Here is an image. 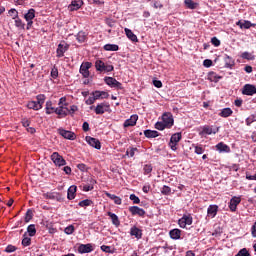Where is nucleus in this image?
I'll return each mask as SVG.
<instances>
[{"label": "nucleus", "instance_id": "nucleus-63", "mask_svg": "<svg viewBox=\"0 0 256 256\" xmlns=\"http://www.w3.org/2000/svg\"><path fill=\"white\" fill-rule=\"evenodd\" d=\"M105 23H106V25H108V27H115V20H113V19L107 18L105 20Z\"/></svg>", "mask_w": 256, "mask_h": 256}, {"label": "nucleus", "instance_id": "nucleus-12", "mask_svg": "<svg viewBox=\"0 0 256 256\" xmlns=\"http://www.w3.org/2000/svg\"><path fill=\"white\" fill-rule=\"evenodd\" d=\"M44 199H51L52 201H58L61 203L63 201V195L59 192H47L43 194Z\"/></svg>", "mask_w": 256, "mask_h": 256}, {"label": "nucleus", "instance_id": "nucleus-42", "mask_svg": "<svg viewBox=\"0 0 256 256\" xmlns=\"http://www.w3.org/2000/svg\"><path fill=\"white\" fill-rule=\"evenodd\" d=\"M79 207H91L93 205V201L89 199L82 200L78 203Z\"/></svg>", "mask_w": 256, "mask_h": 256}, {"label": "nucleus", "instance_id": "nucleus-47", "mask_svg": "<svg viewBox=\"0 0 256 256\" xmlns=\"http://www.w3.org/2000/svg\"><path fill=\"white\" fill-rule=\"evenodd\" d=\"M52 79H57L59 77V69H57V66H54L50 73Z\"/></svg>", "mask_w": 256, "mask_h": 256}, {"label": "nucleus", "instance_id": "nucleus-15", "mask_svg": "<svg viewBox=\"0 0 256 256\" xmlns=\"http://www.w3.org/2000/svg\"><path fill=\"white\" fill-rule=\"evenodd\" d=\"M241 203V197L234 196L231 198L229 202V209L232 211V213H235L237 211V205Z\"/></svg>", "mask_w": 256, "mask_h": 256}, {"label": "nucleus", "instance_id": "nucleus-44", "mask_svg": "<svg viewBox=\"0 0 256 256\" xmlns=\"http://www.w3.org/2000/svg\"><path fill=\"white\" fill-rule=\"evenodd\" d=\"M37 99V103L38 105H41V107H43V103H45V99H47V97L45 96V94H39L36 96Z\"/></svg>", "mask_w": 256, "mask_h": 256}, {"label": "nucleus", "instance_id": "nucleus-8", "mask_svg": "<svg viewBox=\"0 0 256 256\" xmlns=\"http://www.w3.org/2000/svg\"><path fill=\"white\" fill-rule=\"evenodd\" d=\"M104 81L112 89H123V84L113 77H105Z\"/></svg>", "mask_w": 256, "mask_h": 256}, {"label": "nucleus", "instance_id": "nucleus-62", "mask_svg": "<svg viewBox=\"0 0 256 256\" xmlns=\"http://www.w3.org/2000/svg\"><path fill=\"white\" fill-rule=\"evenodd\" d=\"M21 124L23 127H29V125H31V120H29L28 118H22L21 119Z\"/></svg>", "mask_w": 256, "mask_h": 256}, {"label": "nucleus", "instance_id": "nucleus-33", "mask_svg": "<svg viewBox=\"0 0 256 256\" xmlns=\"http://www.w3.org/2000/svg\"><path fill=\"white\" fill-rule=\"evenodd\" d=\"M28 109H33V111H39L40 109H43V106L39 105L37 101H30L27 104Z\"/></svg>", "mask_w": 256, "mask_h": 256}, {"label": "nucleus", "instance_id": "nucleus-28", "mask_svg": "<svg viewBox=\"0 0 256 256\" xmlns=\"http://www.w3.org/2000/svg\"><path fill=\"white\" fill-rule=\"evenodd\" d=\"M169 235L171 237V239H174V241H177L179 239H181V230L175 228L170 230Z\"/></svg>", "mask_w": 256, "mask_h": 256}, {"label": "nucleus", "instance_id": "nucleus-10", "mask_svg": "<svg viewBox=\"0 0 256 256\" xmlns=\"http://www.w3.org/2000/svg\"><path fill=\"white\" fill-rule=\"evenodd\" d=\"M178 225L181 229H185L187 225H193V217L191 214L184 215L181 219L178 220Z\"/></svg>", "mask_w": 256, "mask_h": 256}, {"label": "nucleus", "instance_id": "nucleus-14", "mask_svg": "<svg viewBox=\"0 0 256 256\" xmlns=\"http://www.w3.org/2000/svg\"><path fill=\"white\" fill-rule=\"evenodd\" d=\"M86 141L89 144L90 147H94V149H101V141L99 139L87 136Z\"/></svg>", "mask_w": 256, "mask_h": 256}, {"label": "nucleus", "instance_id": "nucleus-24", "mask_svg": "<svg viewBox=\"0 0 256 256\" xmlns=\"http://www.w3.org/2000/svg\"><path fill=\"white\" fill-rule=\"evenodd\" d=\"M92 95L95 96V99L98 100V99H109V93L106 92V91H99V90H96L92 93Z\"/></svg>", "mask_w": 256, "mask_h": 256}, {"label": "nucleus", "instance_id": "nucleus-60", "mask_svg": "<svg viewBox=\"0 0 256 256\" xmlns=\"http://www.w3.org/2000/svg\"><path fill=\"white\" fill-rule=\"evenodd\" d=\"M59 107L64 106L67 107L69 104L67 103V98L66 97H61L59 99V103H58Z\"/></svg>", "mask_w": 256, "mask_h": 256}, {"label": "nucleus", "instance_id": "nucleus-7", "mask_svg": "<svg viewBox=\"0 0 256 256\" xmlns=\"http://www.w3.org/2000/svg\"><path fill=\"white\" fill-rule=\"evenodd\" d=\"M182 137L183 136H182L181 132L175 133L171 136L170 142L168 145L172 151H175L177 149V145H178L179 141H181Z\"/></svg>", "mask_w": 256, "mask_h": 256}, {"label": "nucleus", "instance_id": "nucleus-37", "mask_svg": "<svg viewBox=\"0 0 256 256\" xmlns=\"http://www.w3.org/2000/svg\"><path fill=\"white\" fill-rule=\"evenodd\" d=\"M224 61L225 67H233V65H235V60H233V58L227 54L225 55Z\"/></svg>", "mask_w": 256, "mask_h": 256}, {"label": "nucleus", "instance_id": "nucleus-45", "mask_svg": "<svg viewBox=\"0 0 256 256\" xmlns=\"http://www.w3.org/2000/svg\"><path fill=\"white\" fill-rule=\"evenodd\" d=\"M194 153H196V155H203V153H205V148L201 145H197L194 147Z\"/></svg>", "mask_w": 256, "mask_h": 256}, {"label": "nucleus", "instance_id": "nucleus-32", "mask_svg": "<svg viewBox=\"0 0 256 256\" xmlns=\"http://www.w3.org/2000/svg\"><path fill=\"white\" fill-rule=\"evenodd\" d=\"M219 117H231V115H233V110L231 108H224L219 112Z\"/></svg>", "mask_w": 256, "mask_h": 256}, {"label": "nucleus", "instance_id": "nucleus-20", "mask_svg": "<svg viewBox=\"0 0 256 256\" xmlns=\"http://www.w3.org/2000/svg\"><path fill=\"white\" fill-rule=\"evenodd\" d=\"M131 237H135L136 239H141L143 237V230L137 228V226H133L130 229Z\"/></svg>", "mask_w": 256, "mask_h": 256}, {"label": "nucleus", "instance_id": "nucleus-51", "mask_svg": "<svg viewBox=\"0 0 256 256\" xmlns=\"http://www.w3.org/2000/svg\"><path fill=\"white\" fill-rule=\"evenodd\" d=\"M143 171H144V175H149V173L153 171V166L151 164H146L144 165Z\"/></svg>", "mask_w": 256, "mask_h": 256}, {"label": "nucleus", "instance_id": "nucleus-36", "mask_svg": "<svg viewBox=\"0 0 256 256\" xmlns=\"http://www.w3.org/2000/svg\"><path fill=\"white\" fill-rule=\"evenodd\" d=\"M76 39L78 43H85V41H87V34L84 31H80L76 35Z\"/></svg>", "mask_w": 256, "mask_h": 256}, {"label": "nucleus", "instance_id": "nucleus-48", "mask_svg": "<svg viewBox=\"0 0 256 256\" xmlns=\"http://www.w3.org/2000/svg\"><path fill=\"white\" fill-rule=\"evenodd\" d=\"M64 233H66V235H73V233H75V226L69 225L64 229Z\"/></svg>", "mask_w": 256, "mask_h": 256}, {"label": "nucleus", "instance_id": "nucleus-64", "mask_svg": "<svg viewBox=\"0 0 256 256\" xmlns=\"http://www.w3.org/2000/svg\"><path fill=\"white\" fill-rule=\"evenodd\" d=\"M251 235L252 237H256V221L254 222V224L251 227Z\"/></svg>", "mask_w": 256, "mask_h": 256}, {"label": "nucleus", "instance_id": "nucleus-18", "mask_svg": "<svg viewBox=\"0 0 256 256\" xmlns=\"http://www.w3.org/2000/svg\"><path fill=\"white\" fill-rule=\"evenodd\" d=\"M129 211L131 215H138L139 217H145V210L143 208H139L138 206L129 207Z\"/></svg>", "mask_w": 256, "mask_h": 256}, {"label": "nucleus", "instance_id": "nucleus-30", "mask_svg": "<svg viewBox=\"0 0 256 256\" xmlns=\"http://www.w3.org/2000/svg\"><path fill=\"white\" fill-rule=\"evenodd\" d=\"M144 135L147 139H155V137H159L157 130H145Z\"/></svg>", "mask_w": 256, "mask_h": 256}, {"label": "nucleus", "instance_id": "nucleus-11", "mask_svg": "<svg viewBox=\"0 0 256 256\" xmlns=\"http://www.w3.org/2000/svg\"><path fill=\"white\" fill-rule=\"evenodd\" d=\"M242 95H247L248 97H253V95H256L255 85L245 84L242 88Z\"/></svg>", "mask_w": 256, "mask_h": 256}, {"label": "nucleus", "instance_id": "nucleus-6", "mask_svg": "<svg viewBox=\"0 0 256 256\" xmlns=\"http://www.w3.org/2000/svg\"><path fill=\"white\" fill-rule=\"evenodd\" d=\"M91 67H93V63L91 62H83L81 64L79 73L84 77V79H88V77L91 75V72H89Z\"/></svg>", "mask_w": 256, "mask_h": 256}, {"label": "nucleus", "instance_id": "nucleus-40", "mask_svg": "<svg viewBox=\"0 0 256 256\" xmlns=\"http://www.w3.org/2000/svg\"><path fill=\"white\" fill-rule=\"evenodd\" d=\"M242 59H246L247 61H255V55L249 53V52H243L241 54Z\"/></svg>", "mask_w": 256, "mask_h": 256}, {"label": "nucleus", "instance_id": "nucleus-2", "mask_svg": "<svg viewBox=\"0 0 256 256\" xmlns=\"http://www.w3.org/2000/svg\"><path fill=\"white\" fill-rule=\"evenodd\" d=\"M96 71L100 73H111L115 69V67L111 64H105L103 60H97L95 62Z\"/></svg>", "mask_w": 256, "mask_h": 256}, {"label": "nucleus", "instance_id": "nucleus-41", "mask_svg": "<svg viewBox=\"0 0 256 256\" xmlns=\"http://www.w3.org/2000/svg\"><path fill=\"white\" fill-rule=\"evenodd\" d=\"M27 231L30 237H35L37 233V229L35 228V224H31L28 226Z\"/></svg>", "mask_w": 256, "mask_h": 256}, {"label": "nucleus", "instance_id": "nucleus-57", "mask_svg": "<svg viewBox=\"0 0 256 256\" xmlns=\"http://www.w3.org/2000/svg\"><path fill=\"white\" fill-rule=\"evenodd\" d=\"M5 253H15V251H17V248L14 246V245H8L6 248H5Z\"/></svg>", "mask_w": 256, "mask_h": 256}, {"label": "nucleus", "instance_id": "nucleus-17", "mask_svg": "<svg viewBox=\"0 0 256 256\" xmlns=\"http://www.w3.org/2000/svg\"><path fill=\"white\" fill-rule=\"evenodd\" d=\"M93 252V245L92 244H80L78 247V253L85 254Z\"/></svg>", "mask_w": 256, "mask_h": 256}, {"label": "nucleus", "instance_id": "nucleus-34", "mask_svg": "<svg viewBox=\"0 0 256 256\" xmlns=\"http://www.w3.org/2000/svg\"><path fill=\"white\" fill-rule=\"evenodd\" d=\"M25 21H33L35 19V9L31 8L28 12L24 15Z\"/></svg>", "mask_w": 256, "mask_h": 256}, {"label": "nucleus", "instance_id": "nucleus-13", "mask_svg": "<svg viewBox=\"0 0 256 256\" xmlns=\"http://www.w3.org/2000/svg\"><path fill=\"white\" fill-rule=\"evenodd\" d=\"M137 121H139V116L137 114H133L129 119L125 120L123 127H135L137 125Z\"/></svg>", "mask_w": 256, "mask_h": 256}, {"label": "nucleus", "instance_id": "nucleus-35", "mask_svg": "<svg viewBox=\"0 0 256 256\" xmlns=\"http://www.w3.org/2000/svg\"><path fill=\"white\" fill-rule=\"evenodd\" d=\"M219 79H222V77L217 75V73L215 72L208 73V81H211L213 83H218Z\"/></svg>", "mask_w": 256, "mask_h": 256}, {"label": "nucleus", "instance_id": "nucleus-56", "mask_svg": "<svg viewBox=\"0 0 256 256\" xmlns=\"http://www.w3.org/2000/svg\"><path fill=\"white\" fill-rule=\"evenodd\" d=\"M22 245L23 247H29L31 245V238L30 237H25L22 239Z\"/></svg>", "mask_w": 256, "mask_h": 256}, {"label": "nucleus", "instance_id": "nucleus-1", "mask_svg": "<svg viewBox=\"0 0 256 256\" xmlns=\"http://www.w3.org/2000/svg\"><path fill=\"white\" fill-rule=\"evenodd\" d=\"M175 125V119L171 112H164L162 114V122L155 123V129L158 131H165V129H171Z\"/></svg>", "mask_w": 256, "mask_h": 256}, {"label": "nucleus", "instance_id": "nucleus-52", "mask_svg": "<svg viewBox=\"0 0 256 256\" xmlns=\"http://www.w3.org/2000/svg\"><path fill=\"white\" fill-rule=\"evenodd\" d=\"M33 219V211L31 209L27 210L26 215H25V222L29 223Z\"/></svg>", "mask_w": 256, "mask_h": 256}, {"label": "nucleus", "instance_id": "nucleus-19", "mask_svg": "<svg viewBox=\"0 0 256 256\" xmlns=\"http://www.w3.org/2000/svg\"><path fill=\"white\" fill-rule=\"evenodd\" d=\"M81 7H83V0H73L68 6V9L70 11H78V9H81Z\"/></svg>", "mask_w": 256, "mask_h": 256}, {"label": "nucleus", "instance_id": "nucleus-21", "mask_svg": "<svg viewBox=\"0 0 256 256\" xmlns=\"http://www.w3.org/2000/svg\"><path fill=\"white\" fill-rule=\"evenodd\" d=\"M215 133H217V130H214L213 126L205 125L202 127V131L199 135H215Z\"/></svg>", "mask_w": 256, "mask_h": 256}, {"label": "nucleus", "instance_id": "nucleus-39", "mask_svg": "<svg viewBox=\"0 0 256 256\" xmlns=\"http://www.w3.org/2000/svg\"><path fill=\"white\" fill-rule=\"evenodd\" d=\"M184 5L187 7V9H197L198 4L193 0H184Z\"/></svg>", "mask_w": 256, "mask_h": 256}, {"label": "nucleus", "instance_id": "nucleus-53", "mask_svg": "<svg viewBox=\"0 0 256 256\" xmlns=\"http://www.w3.org/2000/svg\"><path fill=\"white\" fill-rule=\"evenodd\" d=\"M235 256H251V254L247 248H243Z\"/></svg>", "mask_w": 256, "mask_h": 256}, {"label": "nucleus", "instance_id": "nucleus-49", "mask_svg": "<svg viewBox=\"0 0 256 256\" xmlns=\"http://www.w3.org/2000/svg\"><path fill=\"white\" fill-rule=\"evenodd\" d=\"M15 27H18L19 29H25V23H23V20H21L20 18H16Z\"/></svg>", "mask_w": 256, "mask_h": 256}, {"label": "nucleus", "instance_id": "nucleus-59", "mask_svg": "<svg viewBox=\"0 0 256 256\" xmlns=\"http://www.w3.org/2000/svg\"><path fill=\"white\" fill-rule=\"evenodd\" d=\"M101 251H103L104 253H113V250L111 249V246H107V245H102L100 247Z\"/></svg>", "mask_w": 256, "mask_h": 256}, {"label": "nucleus", "instance_id": "nucleus-22", "mask_svg": "<svg viewBox=\"0 0 256 256\" xmlns=\"http://www.w3.org/2000/svg\"><path fill=\"white\" fill-rule=\"evenodd\" d=\"M216 150L219 151V153H231V148L223 142H219L216 145Z\"/></svg>", "mask_w": 256, "mask_h": 256}, {"label": "nucleus", "instance_id": "nucleus-50", "mask_svg": "<svg viewBox=\"0 0 256 256\" xmlns=\"http://www.w3.org/2000/svg\"><path fill=\"white\" fill-rule=\"evenodd\" d=\"M161 193H162V195H171V187L164 185L161 188Z\"/></svg>", "mask_w": 256, "mask_h": 256}, {"label": "nucleus", "instance_id": "nucleus-25", "mask_svg": "<svg viewBox=\"0 0 256 256\" xmlns=\"http://www.w3.org/2000/svg\"><path fill=\"white\" fill-rule=\"evenodd\" d=\"M124 31H125L126 37H128L130 41H132L133 43H137L139 41V39L137 38V35H135V33H133L131 29L125 28Z\"/></svg>", "mask_w": 256, "mask_h": 256}, {"label": "nucleus", "instance_id": "nucleus-3", "mask_svg": "<svg viewBox=\"0 0 256 256\" xmlns=\"http://www.w3.org/2000/svg\"><path fill=\"white\" fill-rule=\"evenodd\" d=\"M90 109H94V113H96V115H103L104 113H108V111H110L111 105H109V102H102L97 104L96 107L90 106Z\"/></svg>", "mask_w": 256, "mask_h": 256}, {"label": "nucleus", "instance_id": "nucleus-26", "mask_svg": "<svg viewBox=\"0 0 256 256\" xmlns=\"http://www.w3.org/2000/svg\"><path fill=\"white\" fill-rule=\"evenodd\" d=\"M77 193V186L72 185L68 188V193H67V199L69 201H73L75 199V194Z\"/></svg>", "mask_w": 256, "mask_h": 256}, {"label": "nucleus", "instance_id": "nucleus-9", "mask_svg": "<svg viewBox=\"0 0 256 256\" xmlns=\"http://www.w3.org/2000/svg\"><path fill=\"white\" fill-rule=\"evenodd\" d=\"M58 133L59 135H61V137H63L64 139H68L69 141H75L77 139V135L75 134V132L65 130L63 128H59Z\"/></svg>", "mask_w": 256, "mask_h": 256}, {"label": "nucleus", "instance_id": "nucleus-29", "mask_svg": "<svg viewBox=\"0 0 256 256\" xmlns=\"http://www.w3.org/2000/svg\"><path fill=\"white\" fill-rule=\"evenodd\" d=\"M108 217H110L112 223L115 225V227H119L121 225V221H119V216H117L115 213L107 212Z\"/></svg>", "mask_w": 256, "mask_h": 256}, {"label": "nucleus", "instance_id": "nucleus-27", "mask_svg": "<svg viewBox=\"0 0 256 256\" xmlns=\"http://www.w3.org/2000/svg\"><path fill=\"white\" fill-rule=\"evenodd\" d=\"M46 115H53V113H56L57 108L53 107V102L52 101H47L46 102Z\"/></svg>", "mask_w": 256, "mask_h": 256}, {"label": "nucleus", "instance_id": "nucleus-43", "mask_svg": "<svg viewBox=\"0 0 256 256\" xmlns=\"http://www.w3.org/2000/svg\"><path fill=\"white\" fill-rule=\"evenodd\" d=\"M68 115H71L73 117V115H75L76 111H79V107H77V105H72L69 108H65Z\"/></svg>", "mask_w": 256, "mask_h": 256}, {"label": "nucleus", "instance_id": "nucleus-31", "mask_svg": "<svg viewBox=\"0 0 256 256\" xmlns=\"http://www.w3.org/2000/svg\"><path fill=\"white\" fill-rule=\"evenodd\" d=\"M217 211H219L218 205H210L207 210V214L210 215V217H215L217 215Z\"/></svg>", "mask_w": 256, "mask_h": 256}, {"label": "nucleus", "instance_id": "nucleus-38", "mask_svg": "<svg viewBox=\"0 0 256 256\" xmlns=\"http://www.w3.org/2000/svg\"><path fill=\"white\" fill-rule=\"evenodd\" d=\"M104 51H119V45L106 44L104 45Z\"/></svg>", "mask_w": 256, "mask_h": 256}, {"label": "nucleus", "instance_id": "nucleus-16", "mask_svg": "<svg viewBox=\"0 0 256 256\" xmlns=\"http://www.w3.org/2000/svg\"><path fill=\"white\" fill-rule=\"evenodd\" d=\"M237 27H240V29H251V27H256L255 23H251L249 20H239L236 22Z\"/></svg>", "mask_w": 256, "mask_h": 256}, {"label": "nucleus", "instance_id": "nucleus-55", "mask_svg": "<svg viewBox=\"0 0 256 256\" xmlns=\"http://www.w3.org/2000/svg\"><path fill=\"white\" fill-rule=\"evenodd\" d=\"M130 201H133L134 205H139V203H141V199H139L135 194L130 195Z\"/></svg>", "mask_w": 256, "mask_h": 256}, {"label": "nucleus", "instance_id": "nucleus-4", "mask_svg": "<svg viewBox=\"0 0 256 256\" xmlns=\"http://www.w3.org/2000/svg\"><path fill=\"white\" fill-rule=\"evenodd\" d=\"M50 159L54 163V165H56V167H65V165H67V161L65 160V158H63V156H61L58 152H54L50 156Z\"/></svg>", "mask_w": 256, "mask_h": 256}, {"label": "nucleus", "instance_id": "nucleus-46", "mask_svg": "<svg viewBox=\"0 0 256 256\" xmlns=\"http://www.w3.org/2000/svg\"><path fill=\"white\" fill-rule=\"evenodd\" d=\"M8 13L12 19H18L19 17V12L15 8L10 9Z\"/></svg>", "mask_w": 256, "mask_h": 256}, {"label": "nucleus", "instance_id": "nucleus-5", "mask_svg": "<svg viewBox=\"0 0 256 256\" xmlns=\"http://www.w3.org/2000/svg\"><path fill=\"white\" fill-rule=\"evenodd\" d=\"M67 51H69V44L65 41L60 42L56 50V57H58V59L65 57V53H67Z\"/></svg>", "mask_w": 256, "mask_h": 256}, {"label": "nucleus", "instance_id": "nucleus-54", "mask_svg": "<svg viewBox=\"0 0 256 256\" xmlns=\"http://www.w3.org/2000/svg\"><path fill=\"white\" fill-rule=\"evenodd\" d=\"M139 151L137 148L130 147L126 151V155H130V157H135V152Z\"/></svg>", "mask_w": 256, "mask_h": 256}, {"label": "nucleus", "instance_id": "nucleus-58", "mask_svg": "<svg viewBox=\"0 0 256 256\" xmlns=\"http://www.w3.org/2000/svg\"><path fill=\"white\" fill-rule=\"evenodd\" d=\"M211 43L212 45H214V47H219L221 45V40L218 39L217 37H212Z\"/></svg>", "mask_w": 256, "mask_h": 256}, {"label": "nucleus", "instance_id": "nucleus-23", "mask_svg": "<svg viewBox=\"0 0 256 256\" xmlns=\"http://www.w3.org/2000/svg\"><path fill=\"white\" fill-rule=\"evenodd\" d=\"M56 115H58V119H61V117H67L69 115V112H67V106H59L56 108Z\"/></svg>", "mask_w": 256, "mask_h": 256}, {"label": "nucleus", "instance_id": "nucleus-61", "mask_svg": "<svg viewBox=\"0 0 256 256\" xmlns=\"http://www.w3.org/2000/svg\"><path fill=\"white\" fill-rule=\"evenodd\" d=\"M95 101H97V98H95V95L90 96L86 101V105H93V103H95Z\"/></svg>", "mask_w": 256, "mask_h": 256}]
</instances>
